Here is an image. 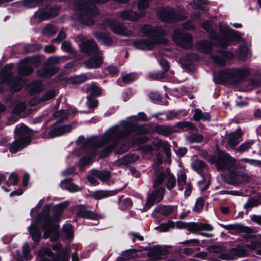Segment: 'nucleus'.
<instances>
[{"label":"nucleus","instance_id":"f257e3e1","mask_svg":"<svg viewBox=\"0 0 261 261\" xmlns=\"http://www.w3.org/2000/svg\"><path fill=\"white\" fill-rule=\"evenodd\" d=\"M134 129V126L130 123L111 128L100 138H92L87 142L92 144L94 148H98L105 144L110 146L101 153L100 157L106 156L112 149L114 148L118 141L128 135Z\"/></svg>","mask_w":261,"mask_h":261},{"label":"nucleus","instance_id":"f03ea898","mask_svg":"<svg viewBox=\"0 0 261 261\" xmlns=\"http://www.w3.org/2000/svg\"><path fill=\"white\" fill-rule=\"evenodd\" d=\"M68 204V202H64L57 205L51 215L46 213L44 210L42 214L38 216V219H40V222L38 225L41 224L42 226V228L44 230V238H50V241L52 242L58 239L59 226L57 223L61 220L63 209Z\"/></svg>","mask_w":261,"mask_h":261},{"label":"nucleus","instance_id":"7ed1b4c3","mask_svg":"<svg viewBox=\"0 0 261 261\" xmlns=\"http://www.w3.org/2000/svg\"><path fill=\"white\" fill-rule=\"evenodd\" d=\"M31 132L28 127L23 124H18L15 128V140L10 146V151L16 153L31 142Z\"/></svg>","mask_w":261,"mask_h":261},{"label":"nucleus","instance_id":"20e7f679","mask_svg":"<svg viewBox=\"0 0 261 261\" xmlns=\"http://www.w3.org/2000/svg\"><path fill=\"white\" fill-rule=\"evenodd\" d=\"M76 9L79 11V19L80 21L87 25L94 23V16L98 14V11L93 5L83 0H77L75 2Z\"/></svg>","mask_w":261,"mask_h":261},{"label":"nucleus","instance_id":"39448f33","mask_svg":"<svg viewBox=\"0 0 261 261\" xmlns=\"http://www.w3.org/2000/svg\"><path fill=\"white\" fill-rule=\"evenodd\" d=\"M84 51L93 55L84 62L85 66L88 69L98 68L102 63L103 58L100 51L97 48L96 43L93 40L87 41Z\"/></svg>","mask_w":261,"mask_h":261},{"label":"nucleus","instance_id":"423d86ee","mask_svg":"<svg viewBox=\"0 0 261 261\" xmlns=\"http://www.w3.org/2000/svg\"><path fill=\"white\" fill-rule=\"evenodd\" d=\"M220 34L217 38L218 45L225 47L231 45L233 41L239 40L241 36L238 32L230 29L227 24L224 22L219 23Z\"/></svg>","mask_w":261,"mask_h":261},{"label":"nucleus","instance_id":"0eeeda50","mask_svg":"<svg viewBox=\"0 0 261 261\" xmlns=\"http://www.w3.org/2000/svg\"><path fill=\"white\" fill-rule=\"evenodd\" d=\"M168 40L165 38L142 39L134 42L135 48L144 50H149L153 49L158 44H166Z\"/></svg>","mask_w":261,"mask_h":261},{"label":"nucleus","instance_id":"6e6552de","mask_svg":"<svg viewBox=\"0 0 261 261\" xmlns=\"http://www.w3.org/2000/svg\"><path fill=\"white\" fill-rule=\"evenodd\" d=\"M218 170H228L233 171L236 166V160L227 153L222 154L216 162Z\"/></svg>","mask_w":261,"mask_h":261},{"label":"nucleus","instance_id":"1a4fd4ad","mask_svg":"<svg viewBox=\"0 0 261 261\" xmlns=\"http://www.w3.org/2000/svg\"><path fill=\"white\" fill-rule=\"evenodd\" d=\"M172 37L174 41L183 48H189L192 45V36L190 34L184 32L180 29L175 30Z\"/></svg>","mask_w":261,"mask_h":261},{"label":"nucleus","instance_id":"9d476101","mask_svg":"<svg viewBox=\"0 0 261 261\" xmlns=\"http://www.w3.org/2000/svg\"><path fill=\"white\" fill-rule=\"evenodd\" d=\"M165 192V189L161 187L155 189L152 192L148 194L145 204V210L149 209L154 203L161 202L164 198Z\"/></svg>","mask_w":261,"mask_h":261},{"label":"nucleus","instance_id":"9b49d317","mask_svg":"<svg viewBox=\"0 0 261 261\" xmlns=\"http://www.w3.org/2000/svg\"><path fill=\"white\" fill-rule=\"evenodd\" d=\"M243 73V70L240 68L228 69L220 73V77L222 79L229 82H237L242 76Z\"/></svg>","mask_w":261,"mask_h":261},{"label":"nucleus","instance_id":"f8f14e48","mask_svg":"<svg viewBox=\"0 0 261 261\" xmlns=\"http://www.w3.org/2000/svg\"><path fill=\"white\" fill-rule=\"evenodd\" d=\"M142 33L150 38H160L159 37L164 36L166 32L162 28L156 27L152 28L150 25H144L141 29Z\"/></svg>","mask_w":261,"mask_h":261},{"label":"nucleus","instance_id":"ddd939ff","mask_svg":"<svg viewBox=\"0 0 261 261\" xmlns=\"http://www.w3.org/2000/svg\"><path fill=\"white\" fill-rule=\"evenodd\" d=\"M107 24L110 29L115 34L123 35L129 36L132 34V32L127 29L122 23L109 20L107 21Z\"/></svg>","mask_w":261,"mask_h":261},{"label":"nucleus","instance_id":"4468645a","mask_svg":"<svg viewBox=\"0 0 261 261\" xmlns=\"http://www.w3.org/2000/svg\"><path fill=\"white\" fill-rule=\"evenodd\" d=\"M72 129L71 124L58 126L55 124L49 129L48 135L50 138L57 137L70 132Z\"/></svg>","mask_w":261,"mask_h":261},{"label":"nucleus","instance_id":"2eb2a0df","mask_svg":"<svg viewBox=\"0 0 261 261\" xmlns=\"http://www.w3.org/2000/svg\"><path fill=\"white\" fill-rule=\"evenodd\" d=\"M158 15L162 21L164 22H173L178 20L175 10L173 8H163L158 12Z\"/></svg>","mask_w":261,"mask_h":261},{"label":"nucleus","instance_id":"dca6fc26","mask_svg":"<svg viewBox=\"0 0 261 261\" xmlns=\"http://www.w3.org/2000/svg\"><path fill=\"white\" fill-rule=\"evenodd\" d=\"M243 133L240 129L231 133L228 136L226 148L228 149H233L241 141Z\"/></svg>","mask_w":261,"mask_h":261},{"label":"nucleus","instance_id":"f3484780","mask_svg":"<svg viewBox=\"0 0 261 261\" xmlns=\"http://www.w3.org/2000/svg\"><path fill=\"white\" fill-rule=\"evenodd\" d=\"M74 211L78 216L87 218L90 219L97 220L100 216L93 212L88 211L83 205H77L74 208Z\"/></svg>","mask_w":261,"mask_h":261},{"label":"nucleus","instance_id":"a211bd4d","mask_svg":"<svg viewBox=\"0 0 261 261\" xmlns=\"http://www.w3.org/2000/svg\"><path fill=\"white\" fill-rule=\"evenodd\" d=\"M154 212L157 215L164 216H168L172 214H176L177 206L160 205L155 208Z\"/></svg>","mask_w":261,"mask_h":261},{"label":"nucleus","instance_id":"6ab92c4d","mask_svg":"<svg viewBox=\"0 0 261 261\" xmlns=\"http://www.w3.org/2000/svg\"><path fill=\"white\" fill-rule=\"evenodd\" d=\"M168 254V251L160 246L155 247L147 253L148 256L152 260H156L163 259Z\"/></svg>","mask_w":261,"mask_h":261},{"label":"nucleus","instance_id":"aec40b11","mask_svg":"<svg viewBox=\"0 0 261 261\" xmlns=\"http://www.w3.org/2000/svg\"><path fill=\"white\" fill-rule=\"evenodd\" d=\"M120 17L123 20L129 21H136L140 17L144 15V13L140 11V14H138L132 11H124L119 14Z\"/></svg>","mask_w":261,"mask_h":261},{"label":"nucleus","instance_id":"412c9836","mask_svg":"<svg viewBox=\"0 0 261 261\" xmlns=\"http://www.w3.org/2000/svg\"><path fill=\"white\" fill-rule=\"evenodd\" d=\"M165 184L167 189L170 190L174 188L176 184V179L175 176L170 172L169 169L166 170V178Z\"/></svg>","mask_w":261,"mask_h":261},{"label":"nucleus","instance_id":"4be33fe9","mask_svg":"<svg viewBox=\"0 0 261 261\" xmlns=\"http://www.w3.org/2000/svg\"><path fill=\"white\" fill-rule=\"evenodd\" d=\"M233 58V55L231 53H221L219 55H215L213 57L214 61L220 65H223L225 62Z\"/></svg>","mask_w":261,"mask_h":261},{"label":"nucleus","instance_id":"5701e85b","mask_svg":"<svg viewBox=\"0 0 261 261\" xmlns=\"http://www.w3.org/2000/svg\"><path fill=\"white\" fill-rule=\"evenodd\" d=\"M114 194V192L112 191L99 190L94 192L90 196L95 200H100L109 197Z\"/></svg>","mask_w":261,"mask_h":261},{"label":"nucleus","instance_id":"b1692460","mask_svg":"<svg viewBox=\"0 0 261 261\" xmlns=\"http://www.w3.org/2000/svg\"><path fill=\"white\" fill-rule=\"evenodd\" d=\"M261 204V197L250 198L247 202L244 205V208L246 211H250L251 208Z\"/></svg>","mask_w":261,"mask_h":261},{"label":"nucleus","instance_id":"393cba45","mask_svg":"<svg viewBox=\"0 0 261 261\" xmlns=\"http://www.w3.org/2000/svg\"><path fill=\"white\" fill-rule=\"evenodd\" d=\"M212 43L207 41H201L197 42V49L204 53L208 54L212 50Z\"/></svg>","mask_w":261,"mask_h":261},{"label":"nucleus","instance_id":"a878e982","mask_svg":"<svg viewBox=\"0 0 261 261\" xmlns=\"http://www.w3.org/2000/svg\"><path fill=\"white\" fill-rule=\"evenodd\" d=\"M91 173L102 181L108 180L110 177V172L105 170L98 171L93 169L91 170Z\"/></svg>","mask_w":261,"mask_h":261},{"label":"nucleus","instance_id":"bb28decb","mask_svg":"<svg viewBox=\"0 0 261 261\" xmlns=\"http://www.w3.org/2000/svg\"><path fill=\"white\" fill-rule=\"evenodd\" d=\"M38 225L32 224L29 227V231L33 240L35 241H38L41 237V232L38 228Z\"/></svg>","mask_w":261,"mask_h":261},{"label":"nucleus","instance_id":"cd10ccee","mask_svg":"<svg viewBox=\"0 0 261 261\" xmlns=\"http://www.w3.org/2000/svg\"><path fill=\"white\" fill-rule=\"evenodd\" d=\"M61 185L62 187V188L66 189L68 191L71 192L79 191L81 190V188L79 186L75 185L74 184L69 182L67 179L63 180L61 182Z\"/></svg>","mask_w":261,"mask_h":261},{"label":"nucleus","instance_id":"c85d7f7f","mask_svg":"<svg viewBox=\"0 0 261 261\" xmlns=\"http://www.w3.org/2000/svg\"><path fill=\"white\" fill-rule=\"evenodd\" d=\"M154 130L158 134L163 136H168L172 133L171 127L166 125H157Z\"/></svg>","mask_w":261,"mask_h":261},{"label":"nucleus","instance_id":"c756f323","mask_svg":"<svg viewBox=\"0 0 261 261\" xmlns=\"http://www.w3.org/2000/svg\"><path fill=\"white\" fill-rule=\"evenodd\" d=\"M193 118L196 121H199L202 119L203 120H210V115L208 113H203L200 110L196 109L193 115Z\"/></svg>","mask_w":261,"mask_h":261},{"label":"nucleus","instance_id":"7c9ffc66","mask_svg":"<svg viewBox=\"0 0 261 261\" xmlns=\"http://www.w3.org/2000/svg\"><path fill=\"white\" fill-rule=\"evenodd\" d=\"M203 139V136L198 133H193L186 137V140L190 143H200Z\"/></svg>","mask_w":261,"mask_h":261},{"label":"nucleus","instance_id":"2f4dec72","mask_svg":"<svg viewBox=\"0 0 261 261\" xmlns=\"http://www.w3.org/2000/svg\"><path fill=\"white\" fill-rule=\"evenodd\" d=\"M86 90L92 95L98 96L101 94V89L94 84L87 85Z\"/></svg>","mask_w":261,"mask_h":261},{"label":"nucleus","instance_id":"473e14b6","mask_svg":"<svg viewBox=\"0 0 261 261\" xmlns=\"http://www.w3.org/2000/svg\"><path fill=\"white\" fill-rule=\"evenodd\" d=\"M254 141L253 140H249L242 143L239 147L237 149V151L240 153H243L247 151L253 144Z\"/></svg>","mask_w":261,"mask_h":261},{"label":"nucleus","instance_id":"72a5a7b5","mask_svg":"<svg viewBox=\"0 0 261 261\" xmlns=\"http://www.w3.org/2000/svg\"><path fill=\"white\" fill-rule=\"evenodd\" d=\"M94 36L98 40L106 45H109L112 43L111 38L106 34L96 33L94 34Z\"/></svg>","mask_w":261,"mask_h":261},{"label":"nucleus","instance_id":"f704fd0d","mask_svg":"<svg viewBox=\"0 0 261 261\" xmlns=\"http://www.w3.org/2000/svg\"><path fill=\"white\" fill-rule=\"evenodd\" d=\"M41 85L42 84L40 81H35L28 86V89H29L31 93L32 94H35L36 93L39 92L41 90Z\"/></svg>","mask_w":261,"mask_h":261},{"label":"nucleus","instance_id":"c9c22d12","mask_svg":"<svg viewBox=\"0 0 261 261\" xmlns=\"http://www.w3.org/2000/svg\"><path fill=\"white\" fill-rule=\"evenodd\" d=\"M176 126L177 127L181 128L185 131L193 130L195 128V126L193 124L189 121L178 122L176 124Z\"/></svg>","mask_w":261,"mask_h":261},{"label":"nucleus","instance_id":"e433bc0d","mask_svg":"<svg viewBox=\"0 0 261 261\" xmlns=\"http://www.w3.org/2000/svg\"><path fill=\"white\" fill-rule=\"evenodd\" d=\"M35 17L39 20H45L50 18V15L45 10H41L36 12Z\"/></svg>","mask_w":261,"mask_h":261},{"label":"nucleus","instance_id":"4c0bfd02","mask_svg":"<svg viewBox=\"0 0 261 261\" xmlns=\"http://www.w3.org/2000/svg\"><path fill=\"white\" fill-rule=\"evenodd\" d=\"M166 178V170L160 174H159L156 178L153 180V187L156 188L162 185Z\"/></svg>","mask_w":261,"mask_h":261},{"label":"nucleus","instance_id":"58836bf2","mask_svg":"<svg viewBox=\"0 0 261 261\" xmlns=\"http://www.w3.org/2000/svg\"><path fill=\"white\" fill-rule=\"evenodd\" d=\"M24 82L20 79H15L13 80L11 87V90L13 91H19L24 85Z\"/></svg>","mask_w":261,"mask_h":261},{"label":"nucleus","instance_id":"ea45409f","mask_svg":"<svg viewBox=\"0 0 261 261\" xmlns=\"http://www.w3.org/2000/svg\"><path fill=\"white\" fill-rule=\"evenodd\" d=\"M63 231L67 238L71 239L73 236V230L72 225L70 223L65 224L63 228Z\"/></svg>","mask_w":261,"mask_h":261},{"label":"nucleus","instance_id":"a19ab883","mask_svg":"<svg viewBox=\"0 0 261 261\" xmlns=\"http://www.w3.org/2000/svg\"><path fill=\"white\" fill-rule=\"evenodd\" d=\"M193 3L200 9L205 11L208 9V4L206 0H193Z\"/></svg>","mask_w":261,"mask_h":261},{"label":"nucleus","instance_id":"79ce46f5","mask_svg":"<svg viewBox=\"0 0 261 261\" xmlns=\"http://www.w3.org/2000/svg\"><path fill=\"white\" fill-rule=\"evenodd\" d=\"M187 176L186 174L181 173L177 177V185L178 189L182 190L184 189V186L186 184Z\"/></svg>","mask_w":261,"mask_h":261},{"label":"nucleus","instance_id":"37998d69","mask_svg":"<svg viewBox=\"0 0 261 261\" xmlns=\"http://www.w3.org/2000/svg\"><path fill=\"white\" fill-rule=\"evenodd\" d=\"M205 163L202 161L196 160L194 161L192 164V168L196 171H199L205 167Z\"/></svg>","mask_w":261,"mask_h":261},{"label":"nucleus","instance_id":"c03bdc74","mask_svg":"<svg viewBox=\"0 0 261 261\" xmlns=\"http://www.w3.org/2000/svg\"><path fill=\"white\" fill-rule=\"evenodd\" d=\"M33 68L29 65H26L24 66H21L19 69V73L22 75H28L30 74L33 72Z\"/></svg>","mask_w":261,"mask_h":261},{"label":"nucleus","instance_id":"a18cd8bd","mask_svg":"<svg viewBox=\"0 0 261 261\" xmlns=\"http://www.w3.org/2000/svg\"><path fill=\"white\" fill-rule=\"evenodd\" d=\"M56 28L52 25H48L43 30V33L47 36H53L57 32Z\"/></svg>","mask_w":261,"mask_h":261},{"label":"nucleus","instance_id":"49530a36","mask_svg":"<svg viewBox=\"0 0 261 261\" xmlns=\"http://www.w3.org/2000/svg\"><path fill=\"white\" fill-rule=\"evenodd\" d=\"M25 109V105L24 102H19L15 104L12 112L14 114H20L21 112L24 111Z\"/></svg>","mask_w":261,"mask_h":261},{"label":"nucleus","instance_id":"de8ad7c7","mask_svg":"<svg viewBox=\"0 0 261 261\" xmlns=\"http://www.w3.org/2000/svg\"><path fill=\"white\" fill-rule=\"evenodd\" d=\"M138 78V75L135 73L127 74L122 77V81L125 83H129L135 81Z\"/></svg>","mask_w":261,"mask_h":261},{"label":"nucleus","instance_id":"09e8293b","mask_svg":"<svg viewBox=\"0 0 261 261\" xmlns=\"http://www.w3.org/2000/svg\"><path fill=\"white\" fill-rule=\"evenodd\" d=\"M135 252L134 250H128L123 252L119 257L120 260H128L135 257Z\"/></svg>","mask_w":261,"mask_h":261},{"label":"nucleus","instance_id":"8fccbe9b","mask_svg":"<svg viewBox=\"0 0 261 261\" xmlns=\"http://www.w3.org/2000/svg\"><path fill=\"white\" fill-rule=\"evenodd\" d=\"M54 73L55 71H51L47 67L43 68L38 71V75L42 77L49 76L54 74Z\"/></svg>","mask_w":261,"mask_h":261},{"label":"nucleus","instance_id":"3c124183","mask_svg":"<svg viewBox=\"0 0 261 261\" xmlns=\"http://www.w3.org/2000/svg\"><path fill=\"white\" fill-rule=\"evenodd\" d=\"M68 112L67 110H61L56 112L54 114V116L56 118H59V120H62L66 119L68 116Z\"/></svg>","mask_w":261,"mask_h":261},{"label":"nucleus","instance_id":"603ef678","mask_svg":"<svg viewBox=\"0 0 261 261\" xmlns=\"http://www.w3.org/2000/svg\"><path fill=\"white\" fill-rule=\"evenodd\" d=\"M211 24L207 21L204 22L202 24L203 29L207 32L212 38H214L215 37V33L211 30Z\"/></svg>","mask_w":261,"mask_h":261},{"label":"nucleus","instance_id":"864d4df0","mask_svg":"<svg viewBox=\"0 0 261 261\" xmlns=\"http://www.w3.org/2000/svg\"><path fill=\"white\" fill-rule=\"evenodd\" d=\"M187 230L192 233H196L199 231V223H191L187 225Z\"/></svg>","mask_w":261,"mask_h":261},{"label":"nucleus","instance_id":"5fc2aeb1","mask_svg":"<svg viewBox=\"0 0 261 261\" xmlns=\"http://www.w3.org/2000/svg\"><path fill=\"white\" fill-rule=\"evenodd\" d=\"M56 96V93L54 90H49L47 91L41 97V100L43 101H47L52 99Z\"/></svg>","mask_w":261,"mask_h":261},{"label":"nucleus","instance_id":"6e6d98bb","mask_svg":"<svg viewBox=\"0 0 261 261\" xmlns=\"http://www.w3.org/2000/svg\"><path fill=\"white\" fill-rule=\"evenodd\" d=\"M184 245H189L191 246H198L200 244V241L197 239H190L181 242Z\"/></svg>","mask_w":261,"mask_h":261},{"label":"nucleus","instance_id":"4d7b16f0","mask_svg":"<svg viewBox=\"0 0 261 261\" xmlns=\"http://www.w3.org/2000/svg\"><path fill=\"white\" fill-rule=\"evenodd\" d=\"M203 205H204L203 199L202 198L198 199L195 203L194 210L195 212L199 213L202 210V208L203 207Z\"/></svg>","mask_w":261,"mask_h":261},{"label":"nucleus","instance_id":"13d9d810","mask_svg":"<svg viewBox=\"0 0 261 261\" xmlns=\"http://www.w3.org/2000/svg\"><path fill=\"white\" fill-rule=\"evenodd\" d=\"M62 48L63 50L70 53H73L74 51V48L72 46L71 44L68 42H64L62 43Z\"/></svg>","mask_w":261,"mask_h":261},{"label":"nucleus","instance_id":"bf43d9fd","mask_svg":"<svg viewBox=\"0 0 261 261\" xmlns=\"http://www.w3.org/2000/svg\"><path fill=\"white\" fill-rule=\"evenodd\" d=\"M207 250L211 253H220L223 249L221 246L212 245L208 247Z\"/></svg>","mask_w":261,"mask_h":261},{"label":"nucleus","instance_id":"052dcab7","mask_svg":"<svg viewBox=\"0 0 261 261\" xmlns=\"http://www.w3.org/2000/svg\"><path fill=\"white\" fill-rule=\"evenodd\" d=\"M148 77L153 80H159L163 79L165 77V75L164 73L160 72L158 73H150L148 75Z\"/></svg>","mask_w":261,"mask_h":261},{"label":"nucleus","instance_id":"680f3d73","mask_svg":"<svg viewBox=\"0 0 261 261\" xmlns=\"http://www.w3.org/2000/svg\"><path fill=\"white\" fill-rule=\"evenodd\" d=\"M23 254L24 257L27 259H30L32 257L29 255L30 254V249H29V245L28 243H25L23 246Z\"/></svg>","mask_w":261,"mask_h":261},{"label":"nucleus","instance_id":"e2e57ef3","mask_svg":"<svg viewBox=\"0 0 261 261\" xmlns=\"http://www.w3.org/2000/svg\"><path fill=\"white\" fill-rule=\"evenodd\" d=\"M18 181V177L15 173H12L9 178V184L16 185Z\"/></svg>","mask_w":261,"mask_h":261},{"label":"nucleus","instance_id":"0e129e2a","mask_svg":"<svg viewBox=\"0 0 261 261\" xmlns=\"http://www.w3.org/2000/svg\"><path fill=\"white\" fill-rule=\"evenodd\" d=\"M87 79V77L85 74H82L76 76L74 77L73 82L75 84H80L84 82Z\"/></svg>","mask_w":261,"mask_h":261},{"label":"nucleus","instance_id":"69168bd1","mask_svg":"<svg viewBox=\"0 0 261 261\" xmlns=\"http://www.w3.org/2000/svg\"><path fill=\"white\" fill-rule=\"evenodd\" d=\"M124 159L125 160L126 163H129L136 161L139 159V157L135 154H129L124 156Z\"/></svg>","mask_w":261,"mask_h":261},{"label":"nucleus","instance_id":"338daca9","mask_svg":"<svg viewBox=\"0 0 261 261\" xmlns=\"http://www.w3.org/2000/svg\"><path fill=\"white\" fill-rule=\"evenodd\" d=\"M65 37H66V34H65V32L63 31V30H61L59 33V34L58 35V37L53 39L51 41L52 42H58V43H60V42H61L63 39H64L65 38Z\"/></svg>","mask_w":261,"mask_h":261},{"label":"nucleus","instance_id":"774afa93","mask_svg":"<svg viewBox=\"0 0 261 261\" xmlns=\"http://www.w3.org/2000/svg\"><path fill=\"white\" fill-rule=\"evenodd\" d=\"M87 105L90 108H93L96 107L98 104V100L92 97H88Z\"/></svg>","mask_w":261,"mask_h":261}]
</instances>
